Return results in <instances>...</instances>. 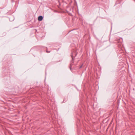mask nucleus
Masks as SVG:
<instances>
[{
	"instance_id": "nucleus-1",
	"label": "nucleus",
	"mask_w": 135,
	"mask_h": 135,
	"mask_svg": "<svg viewBox=\"0 0 135 135\" xmlns=\"http://www.w3.org/2000/svg\"><path fill=\"white\" fill-rule=\"evenodd\" d=\"M43 19V17L42 16H40L38 17V20L40 21H42Z\"/></svg>"
},
{
	"instance_id": "nucleus-2",
	"label": "nucleus",
	"mask_w": 135,
	"mask_h": 135,
	"mask_svg": "<svg viewBox=\"0 0 135 135\" xmlns=\"http://www.w3.org/2000/svg\"><path fill=\"white\" fill-rule=\"evenodd\" d=\"M74 54H75L74 53L72 52V53L71 57H72L73 60L74 59V57H73V56H74ZM75 56H76L77 55V54L75 53Z\"/></svg>"
},
{
	"instance_id": "nucleus-3",
	"label": "nucleus",
	"mask_w": 135,
	"mask_h": 135,
	"mask_svg": "<svg viewBox=\"0 0 135 135\" xmlns=\"http://www.w3.org/2000/svg\"><path fill=\"white\" fill-rule=\"evenodd\" d=\"M82 66L83 65H82L81 66H80V68H81L82 67Z\"/></svg>"
},
{
	"instance_id": "nucleus-4",
	"label": "nucleus",
	"mask_w": 135,
	"mask_h": 135,
	"mask_svg": "<svg viewBox=\"0 0 135 135\" xmlns=\"http://www.w3.org/2000/svg\"><path fill=\"white\" fill-rule=\"evenodd\" d=\"M47 52H48V53H49V52H48V51H47Z\"/></svg>"
},
{
	"instance_id": "nucleus-5",
	"label": "nucleus",
	"mask_w": 135,
	"mask_h": 135,
	"mask_svg": "<svg viewBox=\"0 0 135 135\" xmlns=\"http://www.w3.org/2000/svg\"><path fill=\"white\" fill-rule=\"evenodd\" d=\"M53 11H54V12H55V11H55L54 10H53ZM55 12H56V11Z\"/></svg>"
}]
</instances>
